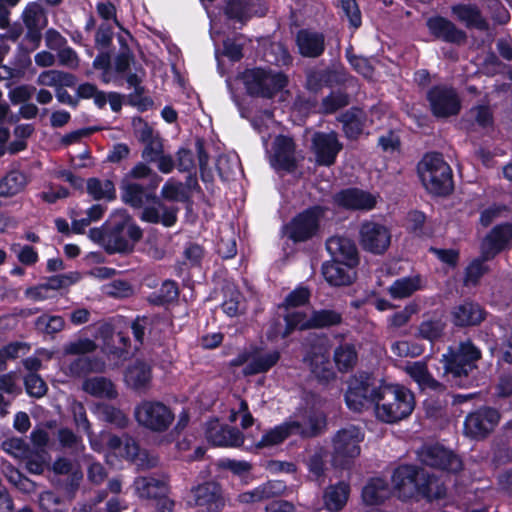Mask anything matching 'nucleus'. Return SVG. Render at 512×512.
Wrapping results in <instances>:
<instances>
[{
    "instance_id": "obj_1",
    "label": "nucleus",
    "mask_w": 512,
    "mask_h": 512,
    "mask_svg": "<svg viewBox=\"0 0 512 512\" xmlns=\"http://www.w3.org/2000/svg\"><path fill=\"white\" fill-rule=\"evenodd\" d=\"M437 481L433 474L414 464H400L394 468L391 475L393 489L399 499H425L428 502L441 499L444 491L437 488L433 492L432 485Z\"/></svg>"
},
{
    "instance_id": "obj_2",
    "label": "nucleus",
    "mask_w": 512,
    "mask_h": 512,
    "mask_svg": "<svg viewBox=\"0 0 512 512\" xmlns=\"http://www.w3.org/2000/svg\"><path fill=\"white\" fill-rule=\"evenodd\" d=\"M481 358L482 351L472 340L461 341L457 349L449 348L442 356L443 380L451 387H471L474 383L473 373Z\"/></svg>"
},
{
    "instance_id": "obj_3",
    "label": "nucleus",
    "mask_w": 512,
    "mask_h": 512,
    "mask_svg": "<svg viewBox=\"0 0 512 512\" xmlns=\"http://www.w3.org/2000/svg\"><path fill=\"white\" fill-rule=\"evenodd\" d=\"M415 396L411 390L400 384L382 387V395L374 411L383 423L393 424L408 418L415 408Z\"/></svg>"
},
{
    "instance_id": "obj_4",
    "label": "nucleus",
    "mask_w": 512,
    "mask_h": 512,
    "mask_svg": "<svg viewBox=\"0 0 512 512\" xmlns=\"http://www.w3.org/2000/svg\"><path fill=\"white\" fill-rule=\"evenodd\" d=\"M418 173L429 194L446 197L453 192V172L441 153H426L418 164Z\"/></svg>"
},
{
    "instance_id": "obj_5",
    "label": "nucleus",
    "mask_w": 512,
    "mask_h": 512,
    "mask_svg": "<svg viewBox=\"0 0 512 512\" xmlns=\"http://www.w3.org/2000/svg\"><path fill=\"white\" fill-rule=\"evenodd\" d=\"M387 383L377 380L372 373L359 371L347 381L344 400L349 410L362 412L371 407L375 409L382 395V387Z\"/></svg>"
},
{
    "instance_id": "obj_6",
    "label": "nucleus",
    "mask_w": 512,
    "mask_h": 512,
    "mask_svg": "<svg viewBox=\"0 0 512 512\" xmlns=\"http://www.w3.org/2000/svg\"><path fill=\"white\" fill-rule=\"evenodd\" d=\"M143 238L142 228L126 211L115 215L108 221L106 253L130 254L135 244Z\"/></svg>"
},
{
    "instance_id": "obj_7",
    "label": "nucleus",
    "mask_w": 512,
    "mask_h": 512,
    "mask_svg": "<svg viewBox=\"0 0 512 512\" xmlns=\"http://www.w3.org/2000/svg\"><path fill=\"white\" fill-rule=\"evenodd\" d=\"M240 78L251 97L271 99L288 84V78L283 72H273L262 67L246 68Z\"/></svg>"
},
{
    "instance_id": "obj_8",
    "label": "nucleus",
    "mask_w": 512,
    "mask_h": 512,
    "mask_svg": "<svg viewBox=\"0 0 512 512\" xmlns=\"http://www.w3.org/2000/svg\"><path fill=\"white\" fill-rule=\"evenodd\" d=\"M327 210L326 206L319 204L303 209L285 224L284 234L294 244L312 240L319 234L321 221Z\"/></svg>"
},
{
    "instance_id": "obj_9",
    "label": "nucleus",
    "mask_w": 512,
    "mask_h": 512,
    "mask_svg": "<svg viewBox=\"0 0 512 512\" xmlns=\"http://www.w3.org/2000/svg\"><path fill=\"white\" fill-rule=\"evenodd\" d=\"M138 424L152 432L162 433L175 419L172 409L161 401L143 400L134 411Z\"/></svg>"
},
{
    "instance_id": "obj_10",
    "label": "nucleus",
    "mask_w": 512,
    "mask_h": 512,
    "mask_svg": "<svg viewBox=\"0 0 512 512\" xmlns=\"http://www.w3.org/2000/svg\"><path fill=\"white\" fill-rule=\"evenodd\" d=\"M364 440L362 430L354 425L342 428L333 437V461L342 469L348 468L360 455V443Z\"/></svg>"
},
{
    "instance_id": "obj_11",
    "label": "nucleus",
    "mask_w": 512,
    "mask_h": 512,
    "mask_svg": "<svg viewBox=\"0 0 512 512\" xmlns=\"http://www.w3.org/2000/svg\"><path fill=\"white\" fill-rule=\"evenodd\" d=\"M430 111L436 118L456 116L461 110V101L456 90L444 84L432 86L426 93Z\"/></svg>"
},
{
    "instance_id": "obj_12",
    "label": "nucleus",
    "mask_w": 512,
    "mask_h": 512,
    "mask_svg": "<svg viewBox=\"0 0 512 512\" xmlns=\"http://www.w3.org/2000/svg\"><path fill=\"white\" fill-rule=\"evenodd\" d=\"M359 244L361 248L374 255H383L391 243V232L384 224L373 220H364L359 226Z\"/></svg>"
},
{
    "instance_id": "obj_13",
    "label": "nucleus",
    "mask_w": 512,
    "mask_h": 512,
    "mask_svg": "<svg viewBox=\"0 0 512 512\" xmlns=\"http://www.w3.org/2000/svg\"><path fill=\"white\" fill-rule=\"evenodd\" d=\"M332 202L345 211L369 212L376 208L378 195L359 187H346L333 194Z\"/></svg>"
},
{
    "instance_id": "obj_14",
    "label": "nucleus",
    "mask_w": 512,
    "mask_h": 512,
    "mask_svg": "<svg viewBox=\"0 0 512 512\" xmlns=\"http://www.w3.org/2000/svg\"><path fill=\"white\" fill-rule=\"evenodd\" d=\"M484 259H495L498 255L512 250V222L504 221L494 225L481 242Z\"/></svg>"
},
{
    "instance_id": "obj_15",
    "label": "nucleus",
    "mask_w": 512,
    "mask_h": 512,
    "mask_svg": "<svg viewBox=\"0 0 512 512\" xmlns=\"http://www.w3.org/2000/svg\"><path fill=\"white\" fill-rule=\"evenodd\" d=\"M421 462L434 469L457 474L463 469L461 458L443 445L434 444L426 447L419 454Z\"/></svg>"
},
{
    "instance_id": "obj_16",
    "label": "nucleus",
    "mask_w": 512,
    "mask_h": 512,
    "mask_svg": "<svg viewBox=\"0 0 512 512\" xmlns=\"http://www.w3.org/2000/svg\"><path fill=\"white\" fill-rule=\"evenodd\" d=\"M500 413L493 407L484 406L469 413L464 421V430L473 438H485L498 425Z\"/></svg>"
},
{
    "instance_id": "obj_17",
    "label": "nucleus",
    "mask_w": 512,
    "mask_h": 512,
    "mask_svg": "<svg viewBox=\"0 0 512 512\" xmlns=\"http://www.w3.org/2000/svg\"><path fill=\"white\" fill-rule=\"evenodd\" d=\"M312 148L316 162L320 166L329 167L336 162L343 145L335 131L315 132L312 136Z\"/></svg>"
},
{
    "instance_id": "obj_18",
    "label": "nucleus",
    "mask_w": 512,
    "mask_h": 512,
    "mask_svg": "<svg viewBox=\"0 0 512 512\" xmlns=\"http://www.w3.org/2000/svg\"><path fill=\"white\" fill-rule=\"evenodd\" d=\"M194 505L201 512H221L225 506L222 487L214 481H207L191 490Z\"/></svg>"
},
{
    "instance_id": "obj_19",
    "label": "nucleus",
    "mask_w": 512,
    "mask_h": 512,
    "mask_svg": "<svg viewBox=\"0 0 512 512\" xmlns=\"http://www.w3.org/2000/svg\"><path fill=\"white\" fill-rule=\"evenodd\" d=\"M426 27L429 34L436 40L458 46L467 41V33L444 16L433 15L427 18Z\"/></svg>"
},
{
    "instance_id": "obj_20",
    "label": "nucleus",
    "mask_w": 512,
    "mask_h": 512,
    "mask_svg": "<svg viewBox=\"0 0 512 512\" xmlns=\"http://www.w3.org/2000/svg\"><path fill=\"white\" fill-rule=\"evenodd\" d=\"M486 310L477 302L464 300L451 310V322L459 328L480 325L486 319Z\"/></svg>"
},
{
    "instance_id": "obj_21",
    "label": "nucleus",
    "mask_w": 512,
    "mask_h": 512,
    "mask_svg": "<svg viewBox=\"0 0 512 512\" xmlns=\"http://www.w3.org/2000/svg\"><path fill=\"white\" fill-rule=\"evenodd\" d=\"M273 150L272 165L277 170L293 172L296 169V144L293 138L286 135H278L274 140Z\"/></svg>"
},
{
    "instance_id": "obj_22",
    "label": "nucleus",
    "mask_w": 512,
    "mask_h": 512,
    "mask_svg": "<svg viewBox=\"0 0 512 512\" xmlns=\"http://www.w3.org/2000/svg\"><path fill=\"white\" fill-rule=\"evenodd\" d=\"M332 260H337L348 267H357L360 262L358 248L353 240L344 236L330 237L326 243Z\"/></svg>"
},
{
    "instance_id": "obj_23",
    "label": "nucleus",
    "mask_w": 512,
    "mask_h": 512,
    "mask_svg": "<svg viewBox=\"0 0 512 512\" xmlns=\"http://www.w3.org/2000/svg\"><path fill=\"white\" fill-rule=\"evenodd\" d=\"M295 43L299 54L305 58H318L326 48L324 34L307 28L297 31Z\"/></svg>"
},
{
    "instance_id": "obj_24",
    "label": "nucleus",
    "mask_w": 512,
    "mask_h": 512,
    "mask_svg": "<svg viewBox=\"0 0 512 512\" xmlns=\"http://www.w3.org/2000/svg\"><path fill=\"white\" fill-rule=\"evenodd\" d=\"M452 16L467 29L486 31L489 23L483 16L480 8L472 3H457L451 6Z\"/></svg>"
},
{
    "instance_id": "obj_25",
    "label": "nucleus",
    "mask_w": 512,
    "mask_h": 512,
    "mask_svg": "<svg viewBox=\"0 0 512 512\" xmlns=\"http://www.w3.org/2000/svg\"><path fill=\"white\" fill-rule=\"evenodd\" d=\"M356 267H348L346 264L337 260L325 262L322 265V275L326 282L331 286L341 287L349 286L356 279Z\"/></svg>"
},
{
    "instance_id": "obj_26",
    "label": "nucleus",
    "mask_w": 512,
    "mask_h": 512,
    "mask_svg": "<svg viewBox=\"0 0 512 512\" xmlns=\"http://www.w3.org/2000/svg\"><path fill=\"white\" fill-rule=\"evenodd\" d=\"M347 139L355 141L360 138L367 122V114L362 108L353 106L338 118Z\"/></svg>"
},
{
    "instance_id": "obj_27",
    "label": "nucleus",
    "mask_w": 512,
    "mask_h": 512,
    "mask_svg": "<svg viewBox=\"0 0 512 512\" xmlns=\"http://www.w3.org/2000/svg\"><path fill=\"white\" fill-rule=\"evenodd\" d=\"M154 202L161 208L162 214H160L158 208L146 206L140 214V220L150 224L160 223L166 228L173 227L178 220L179 208L176 206H166L158 198Z\"/></svg>"
},
{
    "instance_id": "obj_28",
    "label": "nucleus",
    "mask_w": 512,
    "mask_h": 512,
    "mask_svg": "<svg viewBox=\"0 0 512 512\" xmlns=\"http://www.w3.org/2000/svg\"><path fill=\"white\" fill-rule=\"evenodd\" d=\"M299 428H301V422L297 420H286L266 431L255 446L257 449H263L279 445L291 435L295 434V429Z\"/></svg>"
},
{
    "instance_id": "obj_29",
    "label": "nucleus",
    "mask_w": 512,
    "mask_h": 512,
    "mask_svg": "<svg viewBox=\"0 0 512 512\" xmlns=\"http://www.w3.org/2000/svg\"><path fill=\"white\" fill-rule=\"evenodd\" d=\"M206 437L209 442L219 447H239L244 441L242 432L228 425L209 427L206 432Z\"/></svg>"
},
{
    "instance_id": "obj_30",
    "label": "nucleus",
    "mask_w": 512,
    "mask_h": 512,
    "mask_svg": "<svg viewBox=\"0 0 512 512\" xmlns=\"http://www.w3.org/2000/svg\"><path fill=\"white\" fill-rule=\"evenodd\" d=\"M262 350L259 346H252V359L245 366L243 372L247 376L267 373L281 359L279 350L270 351L264 355H258Z\"/></svg>"
},
{
    "instance_id": "obj_31",
    "label": "nucleus",
    "mask_w": 512,
    "mask_h": 512,
    "mask_svg": "<svg viewBox=\"0 0 512 512\" xmlns=\"http://www.w3.org/2000/svg\"><path fill=\"white\" fill-rule=\"evenodd\" d=\"M391 496V488L383 477H372L364 485L361 493L366 505H381Z\"/></svg>"
},
{
    "instance_id": "obj_32",
    "label": "nucleus",
    "mask_w": 512,
    "mask_h": 512,
    "mask_svg": "<svg viewBox=\"0 0 512 512\" xmlns=\"http://www.w3.org/2000/svg\"><path fill=\"white\" fill-rule=\"evenodd\" d=\"M343 323V315L335 309H314L303 328L310 330L329 329Z\"/></svg>"
},
{
    "instance_id": "obj_33",
    "label": "nucleus",
    "mask_w": 512,
    "mask_h": 512,
    "mask_svg": "<svg viewBox=\"0 0 512 512\" xmlns=\"http://www.w3.org/2000/svg\"><path fill=\"white\" fill-rule=\"evenodd\" d=\"M121 200L132 208H142L145 200L155 201L156 195L152 192L146 193L144 186L139 183L125 182L121 183Z\"/></svg>"
},
{
    "instance_id": "obj_34",
    "label": "nucleus",
    "mask_w": 512,
    "mask_h": 512,
    "mask_svg": "<svg viewBox=\"0 0 512 512\" xmlns=\"http://www.w3.org/2000/svg\"><path fill=\"white\" fill-rule=\"evenodd\" d=\"M350 495V485L344 481L326 488L323 495L325 508L330 512H338L344 508Z\"/></svg>"
},
{
    "instance_id": "obj_35",
    "label": "nucleus",
    "mask_w": 512,
    "mask_h": 512,
    "mask_svg": "<svg viewBox=\"0 0 512 512\" xmlns=\"http://www.w3.org/2000/svg\"><path fill=\"white\" fill-rule=\"evenodd\" d=\"M27 184L26 173L19 169H11L0 179V197L16 196L25 189Z\"/></svg>"
},
{
    "instance_id": "obj_36",
    "label": "nucleus",
    "mask_w": 512,
    "mask_h": 512,
    "mask_svg": "<svg viewBox=\"0 0 512 512\" xmlns=\"http://www.w3.org/2000/svg\"><path fill=\"white\" fill-rule=\"evenodd\" d=\"M86 191L95 201L105 200L106 202H112L117 198L115 184L110 179L102 181L97 177L88 178L86 181Z\"/></svg>"
},
{
    "instance_id": "obj_37",
    "label": "nucleus",
    "mask_w": 512,
    "mask_h": 512,
    "mask_svg": "<svg viewBox=\"0 0 512 512\" xmlns=\"http://www.w3.org/2000/svg\"><path fill=\"white\" fill-rule=\"evenodd\" d=\"M333 360L339 372L351 371L358 361L356 347L352 343H340L334 350Z\"/></svg>"
},
{
    "instance_id": "obj_38",
    "label": "nucleus",
    "mask_w": 512,
    "mask_h": 512,
    "mask_svg": "<svg viewBox=\"0 0 512 512\" xmlns=\"http://www.w3.org/2000/svg\"><path fill=\"white\" fill-rule=\"evenodd\" d=\"M324 85L327 88L343 89L357 83V78L350 75L343 65L327 67L323 69Z\"/></svg>"
},
{
    "instance_id": "obj_39",
    "label": "nucleus",
    "mask_w": 512,
    "mask_h": 512,
    "mask_svg": "<svg viewBox=\"0 0 512 512\" xmlns=\"http://www.w3.org/2000/svg\"><path fill=\"white\" fill-rule=\"evenodd\" d=\"M125 378L133 389L142 390L147 388L152 379V369L147 363L137 361L128 368Z\"/></svg>"
},
{
    "instance_id": "obj_40",
    "label": "nucleus",
    "mask_w": 512,
    "mask_h": 512,
    "mask_svg": "<svg viewBox=\"0 0 512 512\" xmlns=\"http://www.w3.org/2000/svg\"><path fill=\"white\" fill-rule=\"evenodd\" d=\"M180 294L178 283L174 280H165L157 291L152 292L148 302L154 306L162 307L174 303Z\"/></svg>"
},
{
    "instance_id": "obj_41",
    "label": "nucleus",
    "mask_w": 512,
    "mask_h": 512,
    "mask_svg": "<svg viewBox=\"0 0 512 512\" xmlns=\"http://www.w3.org/2000/svg\"><path fill=\"white\" fill-rule=\"evenodd\" d=\"M82 389L94 397L113 399L117 396L112 381L102 376L85 379L82 384Z\"/></svg>"
},
{
    "instance_id": "obj_42",
    "label": "nucleus",
    "mask_w": 512,
    "mask_h": 512,
    "mask_svg": "<svg viewBox=\"0 0 512 512\" xmlns=\"http://www.w3.org/2000/svg\"><path fill=\"white\" fill-rule=\"evenodd\" d=\"M130 344L129 335L120 331L111 339L105 338L102 350L108 357L121 359L129 353Z\"/></svg>"
},
{
    "instance_id": "obj_43",
    "label": "nucleus",
    "mask_w": 512,
    "mask_h": 512,
    "mask_svg": "<svg viewBox=\"0 0 512 512\" xmlns=\"http://www.w3.org/2000/svg\"><path fill=\"white\" fill-rule=\"evenodd\" d=\"M421 289V276H407L396 279L389 288L393 299H404L410 297L414 292Z\"/></svg>"
},
{
    "instance_id": "obj_44",
    "label": "nucleus",
    "mask_w": 512,
    "mask_h": 512,
    "mask_svg": "<svg viewBox=\"0 0 512 512\" xmlns=\"http://www.w3.org/2000/svg\"><path fill=\"white\" fill-rule=\"evenodd\" d=\"M138 491L142 498L160 501L162 497H168V488L164 481L154 477H143L138 482Z\"/></svg>"
},
{
    "instance_id": "obj_45",
    "label": "nucleus",
    "mask_w": 512,
    "mask_h": 512,
    "mask_svg": "<svg viewBox=\"0 0 512 512\" xmlns=\"http://www.w3.org/2000/svg\"><path fill=\"white\" fill-rule=\"evenodd\" d=\"M252 0H227L224 8V14L229 20L244 22L253 15Z\"/></svg>"
},
{
    "instance_id": "obj_46",
    "label": "nucleus",
    "mask_w": 512,
    "mask_h": 512,
    "mask_svg": "<svg viewBox=\"0 0 512 512\" xmlns=\"http://www.w3.org/2000/svg\"><path fill=\"white\" fill-rule=\"evenodd\" d=\"M120 51L114 58V71L122 79H125L129 74L131 65L138 66L139 63L135 61V55L129 48L128 44L123 38L119 39Z\"/></svg>"
},
{
    "instance_id": "obj_47",
    "label": "nucleus",
    "mask_w": 512,
    "mask_h": 512,
    "mask_svg": "<svg viewBox=\"0 0 512 512\" xmlns=\"http://www.w3.org/2000/svg\"><path fill=\"white\" fill-rule=\"evenodd\" d=\"M349 103L350 97L345 89H337V91L332 90L322 99L319 112L324 115H331L339 109L348 106Z\"/></svg>"
},
{
    "instance_id": "obj_48",
    "label": "nucleus",
    "mask_w": 512,
    "mask_h": 512,
    "mask_svg": "<svg viewBox=\"0 0 512 512\" xmlns=\"http://www.w3.org/2000/svg\"><path fill=\"white\" fill-rule=\"evenodd\" d=\"M286 489L284 481L270 480L249 493L252 502H258L265 499L274 498L282 494Z\"/></svg>"
},
{
    "instance_id": "obj_49",
    "label": "nucleus",
    "mask_w": 512,
    "mask_h": 512,
    "mask_svg": "<svg viewBox=\"0 0 512 512\" xmlns=\"http://www.w3.org/2000/svg\"><path fill=\"white\" fill-rule=\"evenodd\" d=\"M491 260L492 259H484L483 249H481L480 257L473 259L465 268V284L477 285L482 276L489 271V267L485 265L484 262Z\"/></svg>"
},
{
    "instance_id": "obj_50",
    "label": "nucleus",
    "mask_w": 512,
    "mask_h": 512,
    "mask_svg": "<svg viewBox=\"0 0 512 512\" xmlns=\"http://www.w3.org/2000/svg\"><path fill=\"white\" fill-rule=\"evenodd\" d=\"M161 196L168 201L191 203V194L181 182L167 181L161 189Z\"/></svg>"
},
{
    "instance_id": "obj_51",
    "label": "nucleus",
    "mask_w": 512,
    "mask_h": 512,
    "mask_svg": "<svg viewBox=\"0 0 512 512\" xmlns=\"http://www.w3.org/2000/svg\"><path fill=\"white\" fill-rule=\"evenodd\" d=\"M308 428L295 429V434L300 435L302 438H314L322 434L326 428V416L324 414H316L314 412L308 415Z\"/></svg>"
},
{
    "instance_id": "obj_52",
    "label": "nucleus",
    "mask_w": 512,
    "mask_h": 512,
    "mask_svg": "<svg viewBox=\"0 0 512 512\" xmlns=\"http://www.w3.org/2000/svg\"><path fill=\"white\" fill-rule=\"evenodd\" d=\"M65 326L62 316L42 314L35 320V328L37 331L53 335L60 332Z\"/></svg>"
},
{
    "instance_id": "obj_53",
    "label": "nucleus",
    "mask_w": 512,
    "mask_h": 512,
    "mask_svg": "<svg viewBox=\"0 0 512 512\" xmlns=\"http://www.w3.org/2000/svg\"><path fill=\"white\" fill-rule=\"evenodd\" d=\"M445 324L440 319L424 320L418 327V336L422 339L433 342L442 337Z\"/></svg>"
},
{
    "instance_id": "obj_54",
    "label": "nucleus",
    "mask_w": 512,
    "mask_h": 512,
    "mask_svg": "<svg viewBox=\"0 0 512 512\" xmlns=\"http://www.w3.org/2000/svg\"><path fill=\"white\" fill-rule=\"evenodd\" d=\"M310 297L311 292L309 288L299 285L284 298L280 307L286 309L301 307L309 303Z\"/></svg>"
},
{
    "instance_id": "obj_55",
    "label": "nucleus",
    "mask_w": 512,
    "mask_h": 512,
    "mask_svg": "<svg viewBox=\"0 0 512 512\" xmlns=\"http://www.w3.org/2000/svg\"><path fill=\"white\" fill-rule=\"evenodd\" d=\"M99 411L106 422L119 428H126L128 426L129 418L121 409L110 404H103L99 407Z\"/></svg>"
},
{
    "instance_id": "obj_56",
    "label": "nucleus",
    "mask_w": 512,
    "mask_h": 512,
    "mask_svg": "<svg viewBox=\"0 0 512 512\" xmlns=\"http://www.w3.org/2000/svg\"><path fill=\"white\" fill-rule=\"evenodd\" d=\"M83 473L79 469L65 475V478L57 481L58 488L68 497L73 498L80 487Z\"/></svg>"
},
{
    "instance_id": "obj_57",
    "label": "nucleus",
    "mask_w": 512,
    "mask_h": 512,
    "mask_svg": "<svg viewBox=\"0 0 512 512\" xmlns=\"http://www.w3.org/2000/svg\"><path fill=\"white\" fill-rule=\"evenodd\" d=\"M340 7L348 19L349 26L353 30H357L362 25V13L357 0H339Z\"/></svg>"
},
{
    "instance_id": "obj_58",
    "label": "nucleus",
    "mask_w": 512,
    "mask_h": 512,
    "mask_svg": "<svg viewBox=\"0 0 512 512\" xmlns=\"http://www.w3.org/2000/svg\"><path fill=\"white\" fill-rule=\"evenodd\" d=\"M508 211V207L502 203H492L488 207L480 211L478 223L483 228H488L498 218L502 216L504 212Z\"/></svg>"
},
{
    "instance_id": "obj_59",
    "label": "nucleus",
    "mask_w": 512,
    "mask_h": 512,
    "mask_svg": "<svg viewBox=\"0 0 512 512\" xmlns=\"http://www.w3.org/2000/svg\"><path fill=\"white\" fill-rule=\"evenodd\" d=\"M27 394L35 398L43 397L48 390L47 384L37 373H28L24 378Z\"/></svg>"
},
{
    "instance_id": "obj_60",
    "label": "nucleus",
    "mask_w": 512,
    "mask_h": 512,
    "mask_svg": "<svg viewBox=\"0 0 512 512\" xmlns=\"http://www.w3.org/2000/svg\"><path fill=\"white\" fill-rule=\"evenodd\" d=\"M11 250L16 253L18 261L24 266H33L39 261L38 251L31 245L13 244Z\"/></svg>"
},
{
    "instance_id": "obj_61",
    "label": "nucleus",
    "mask_w": 512,
    "mask_h": 512,
    "mask_svg": "<svg viewBox=\"0 0 512 512\" xmlns=\"http://www.w3.org/2000/svg\"><path fill=\"white\" fill-rule=\"evenodd\" d=\"M145 76L146 71L141 64L134 66V72H130L126 75L125 81L127 82L128 86L134 88L132 96H139L140 98L146 97L144 96L145 88L142 85Z\"/></svg>"
},
{
    "instance_id": "obj_62",
    "label": "nucleus",
    "mask_w": 512,
    "mask_h": 512,
    "mask_svg": "<svg viewBox=\"0 0 512 512\" xmlns=\"http://www.w3.org/2000/svg\"><path fill=\"white\" fill-rule=\"evenodd\" d=\"M97 349L95 341L89 338H80L65 346V353L68 355H84L93 353Z\"/></svg>"
},
{
    "instance_id": "obj_63",
    "label": "nucleus",
    "mask_w": 512,
    "mask_h": 512,
    "mask_svg": "<svg viewBox=\"0 0 512 512\" xmlns=\"http://www.w3.org/2000/svg\"><path fill=\"white\" fill-rule=\"evenodd\" d=\"M79 279L78 273L59 274L48 278L44 283L48 290H60L76 283Z\"/></svg>"
},
{
    "instance_id": "obj_64",
    "label": "nucleus",
    "mask_w": 512,
    "mask_h": 512,
    "mask_svg": "<svg viewBox=\"0 0 512 512\" xmlns=\"http://www.w3.org/2000/svg\"><path fill=\"white\" fill-rule=\"evenodd\" d=\"M164 152V146L161 137L144 143L141 157L146 163H155L157 158Z\"/></svg>"
}]
</instances>
